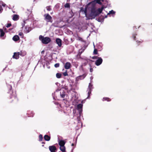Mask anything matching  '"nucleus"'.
Here are the masks:
<instances>
[{
	"mask_svg": "<svg viewBox=\"0 0 152 152\" xmlns=\"http://www.w3.org/2000/svg\"><path fill=\"white\" fill-rule=\"evenodd\" d=\"M19 16L18 15L15 14L13 15L12 19L14 21H16L19 19Z\"/></svg>",
	"mask_w": 152,
	"mask_h": 152,
	"instance_id": "obj_17",
	"label": "nucleus"
},
{
	"mask_svg": "<svg viewBox=\"0 0 152 152\" xmlns=\"http://www.w3.org/2000/svg\"><path fill=\"white\" fill-rule=\"evenodd\" d=\"M74 145V144L73 143H72V146H73Z\"/></svg>",
	"mask_w": 152,
	"mask_h": 152,
	"instance_id": "obj_46",
	"label": "nucleus"
},
{
	"mask_svg": "<svg viewBox=\"0 0 152 152\" xmlns=\"http://www.w3.org/2000/svg\"><path fill=\"white\" fill-rule=\"evenodd\" d=\"M66 90L64 89H61L60 91H56L54 94L56 95L57 94L60 93V97L62 98H64L66 95Z\"/></svg>",
	"mask_w": 152,
	"mask_h": 152,
	"instance_id": "obj_5",
	"label": "nucleus"
},
{
	"mask_svg": "<svg viewBox=\"0 0 152 152\" xmlns=\"http://www.w3.org/2000/svg\"><path fill=\"white\" fill-rule=\"evenodd\" d=\"M79 68H80V70H82V71L83 70V69L82 65H81V66H80V67H79Z\"/></svg>",
	"mask_w": 152,
	"mask_h": 152,
	"instance_id": "obj_41",
	"label": "nucleus"
},
{
	"mask_svg": "<svg viewBox=\"0 0 152 152\" xmlns=\"http://www.w3.org/2000/svg\"><path fill=\"white\" fill-rule=\"evenodd\" d=\"M87 7L88 9H90L91 11L90 15L91 18H90L89 19L94 18L98 15V14H97V12L96 10L95 4L94 1H92L89 3L88 4Z\"/></svg>",
	"mask_w": 152,
	"mask_h": 152,
	"instance_id": "obj_1",
	"label": "nucleus"
},
{
	"mask_svg": "<svg viewBox=\"0 0 152 152\" xmlns=\"http://www.w3.org/2000/svg\"><path fill=\"white\" fill-rule=\"evenodd\" d=\"M39 39L43 44H45L48 43L51 41L50 39V38L48 37H44L42 35L39 36Z\"/></svg>",
	"mask_w": 152,
	"mask_h": 152,
	"instance_id": "obj_4",
	"label": "nucleus"
},
{
	"mask_svg": "<svg viewBox=\"0 0 152 152\" xmlns=\"http://www.w3.org/2000/svg\"><path fill=\"white\" fill-rule=\"evenodd\" d=\"M104 7L103 6H102L100 8H99L98 9L96 10V11L97 12V14L99 15L102 12L103 10L104 9Z\"/></svg>",
	"mask_w": 152,
	"mask_h": 152,
	"instance_id": "obj_19",
	"label": "nucleus"
},
{
	"mask_svg": "<svg viewBox=\"0 0 152 152\" xmlns=\"http://www.w3.org/2000/svg\"><path fill=\"white\" fill-rule=\"evenodd\" d=\"M19 35L22 37H23V34L22 32H20L19 33Z\"/></svg>",
	"mask_w": 152,
	"mask_h": 152,
	"instance_id": "obj_39",
	"label": "nucleus"
},
{
	"mask_svg": "<svg viewBox=\"0 0 152 152\" xmlns=\"http://www.w3.org/2000/svg\"><path fill=\"white\" fill-rule=\"evenodd\" d=\"M59 66V63H56L54 65V66L55 67H58Z\"/></svg>",
	"mask_w": 152,
	"mask_h": 152,
	"instance_id": "obj_36",
	"label": "nucleus"
},
{
	"mask_svg": "<svg viewBox=\"0 0 152 152\" xmlns=\"http://www.w3.org/2000/svg\"><path fill=\"white\" fill-rule=\"evenodd\" d=\"M49 149L50 152H56L57 150L56 147L54 145L49 146Z\"/></svg>",
	"mask_w": 152,
	"mask_h": 152,
	"instance_id": "obj_10",
	"label": "nucleus"
},
{
	"mask_svg": "<svg viewBox=\"0 0 152 152\" xmlns=\"http://www.w3.org/2000/svg\"><path fill=\"white\" fill-rule=\"evenodd\" d=\"M103 46V45L102 43L99 42L96 44V47L99 51H101L102 50Z\"/></svg>",
	"mask_w": 152,
	"mask_h": 152,
	"instance_id": "obj_12",
	"label": "nucleus"
},
{
	"mask_svg": "<svg viewBox=\"0 0 152 152\" xmlns=\"http://www.w3.org/2000/svg\"><path fill=\"white\" fill-rule=\"evenodd\" d=\"M107 15H106L105 16L104 18H103L102 19H101V18H99V19H98V21L99 22H103L104 20V18H107Z\"/></svg>",
	"mask_w": 152,
	"mask_h": 152,
	"instance_id": "obj_29",
	"label": "nucleus"
},
{
	"mask_svg": "<svg viewBox=\"0 0 152 152\" xmlns=\"http://www.w3.org/2000/svg\"><path fill=\"white\" fill-rule=\"evenodd\" d=\"M61 76V74L60 73H57L56 74V77L58 78H60Z\"/></svg>",
	"mask_w": 152,
	"mask_h": 152,
	"instance_id": "obj_30",
	"label": "nucleus"
},
{
	"mask_svg": "<svg viewBox=\"0 0 152 152\" xmlns=\"http://www.w3.org/2000/svg\"><path fill=\"white\" fill-rule=\"evenodd\" d=\"M39 140L40 141H42L43 139L42 136V134H40L39 136Z\"/></svg>",
	"mask_w": 152,
	"mask_h": 152,
	"instance_id": "obj_32",
	"label": "nucleus"
},
{
	"mask_svg": "<svg viewBox=\"0 0 152 152\" xmlns=\"http://www.w3.org/2000/svg\"><path fill=\"white\" fill-rule=\"evenodd\" d=\"M137 35V34L136 33H133L132 35V37L133 39L136 41V42L138 44L139 43H141L142 41L140 40L139 41L138 40H137L136 39V36Z\"/></svg>",
	"mask_w": 152,
	"mask_h": 152,
	"instance_id": "obj_11",
	"label": "nucleus"
},
{
	"mask_svg": "<svg viewBox=\"0 0 152 152\" xmlns=\"http://www.w3.org/2000/svg\"><path fill=\"white\" fill-rule=\"evenodd\" d=\"M103 1L104 0H95L94 1V2L95 4V1H96V3L99 4H102V2H103Z\"/></svg>",
	"mask_w": 152,
	"mask_h": 152,
	"instance_id": "obj_25",
	"label": "nucleus"
},
{
	"mask_svg": "<svg viewBox=\"0 0 152 152\" xmlns=\"http://www.w3.org/2000/svg\"><path fill=\"white\" fill-rule=\"evenodd\" d=\"M6 5V4H5L3 3L1 1H0V13H1L3 11V9L2 6L4 7Z\"/></svg>",
	"mask_w": 152,
	"mask_h": 152,
	"instance_id": "obj_14",
	"label": "nucleus"
},
{
	"mask_svg": "<svg viewBox=\"0 0 152 152\" xmlns=\"http://www.w3.org/2000/svg\"><path fill=\"white\" fill-rule=\"evenodd\" d=\"M29 32V31H27V33H28V32Z\"/></svg>",
	"mask_w": 152,
	"mask_h": 152,
	"instance_id": "obj_47",
	"label": "nucleus"
},
{
	"mask_svg": "<svg viewBox=\"0 0 152 152\" xmlns=\"http://www.w3.org/2000/svg\"><path fill=\"white\" fill-rule=\"evenodd\" d=\"M64 6L65 7L68 8L70 7V5L69 3H66Z\"/></svg>",
	"mask_w": 152,
	"mask_h": 152,
	"instance_id": "obj_34",
	"label": "nucleus"
},
{
	"mask_svg": "<svg viewBox=\"0 0 152 152\" xmlns=\"http://www.w3.org/2000/svg\"><path fill=\"white\" fill-rule=\"evenodd\" d=\"M71 64L69 62H66L64 65V67L66 69H69L71 67Z\"/></svg>",
	"mask_w": 152,
	"mask_h": 152,
	"instance_id": "obj_18",
	"label": "nucleus"
},
{
	"mask_svg": "<svg viewBox=\"0 0 152 152\" xmlns=\"http://www.w3.org/2000/svg\"><path fill=\"white\" fill-rule=\"evenodd\" d=\"M26 54V51L24 50H21L20 52V55L22 56H25Z\"/></svg>",
	"mask_w": 152,
	"mask_h": 152,
	"instance_id": "obj_20",
	"label": "nucleus"
},
{
	"mask_svg": "<svg viewBox=\"0 0 152 152\" xmlns=\"http://www.w3.org/2000/svg\"><path fill=\"white\" fill-rule=\"evenodd\" d=\"M46 9H47V10H48V11H50L51 10V8H50V6L47 7H46Z\"/></svg>",
	"mask_w": 152,
	"mask_h": 152,
	"instance_id": "obj_37",
	"label": "nucleus"
},
{
	"mask_svg": "<svg viewBox=\"0 0 152 152\" xmlns=\"http://www.w3.org/2000/svg\"><path fill=\"white\" fill-rule=\"evenodd\" d=\"M65 109H66V107H64V110H62L61 109L59 108V111H61L62 112H63V113L65 115H67V112L65 110Z\"/></svg>",
	"mask_w": 152,
	"mask_h": 152,
	"instance_id": "obj_23",
	"label": "nucleus"
},
{
	"mask_svg": "<svg viewBox=\"0 0 152 152\" xmlns=\"http://www.w3.org/2000/svg\"><path fill=\"white\" fill-rule=\"evenodd\" d=\"M63 75L65 76L68 75L66 71L65 72H63Z\"/></svg>",
	"mask_w": 152,
	"mask_h": 152,
	"instance_id": "obj_35",
	"label": "nucleus"
},
{
	"mask_svg": "<svg viewBox=\"0 0 152 152\" xmlns=\"http://www.w3.org/2000/svg\"><path fill=\"white\" fill-rule=\"evenodd\" d=\"M65 147L64 145L61 146L60 147V149L62 152H66Z\"/></svg>",
	"mask_w": 152,
	"mask_h": 152,
	"instance_id": "obj_22",
	"label": "nucleus"
},
{
	"mask_svg": "<svg viewBox=\"0 0 152 152\" xmlns=\"http://www.w3.org/2000/svg\"><path fill=\"white\" fill-rule=\"evenodd\" d=\"M44 16L45 17V20L47 22H52L51 21L52 18L48 14H45Z\"/></svg>",
	"mask_w": 152,
	"mask_h": 152,
	"instance_id": "obj_7",
	"label": "nucleus"
},
{
	"mask_svg": "<svg viewBox=\"0 0 152 152\" xmlns=\"http://www.w3.org/2000/svg\"><path fill=\"white\" fill-rule=\"evenodd\" d=\"M28 114L29 115L28 117H33L34 115V113L33 112H31L30 114H29L28 113Z\"/></svg>",
	"mask_w": 152,
	"mask_h": 152,
	"instance_id": "obj_31",
	"label": "nucleus"
},
{
	"mask_svg": "<svg viewBox=\"0 0 152 152\" xmlns=\"http://www.w3.org/2000/svg\"><path fill=\"white\" fill-rule=\"evenodd\" d=\"M84 13H85V15L86 16V15H87V10H86V9H85V11H84Z\"/></svg>",
	"mask_w": 152,
	"mask_h": 152,
	"instance_id": "obj_43",
	"label": "nucleus"
},
{
	"mask_svg": "<svg viewBox=\"0 0 152 152\" xmlns=\"http://www.w3.org/2000/svg\"><path fill=\"white\" fill-rule=\"evenodd\" d=\"M103 60L101 57H98L95 62V64L97 66L101 65L102 63Z\"/></svg>",
	"mask_w": 152,
	"mask_h": 152,
	"instance_id": "obj_8",
	"label": "nucleus"
},
{
	"mask_svg": "<svg viewBox=\"0 0 152 152\" xmlns=\"http://www.w3.org/2000/svg\"><path fill=\"white\" fill-rule=\"evenodd\" d=\"M102 100L103 101H107V102H109L110 101L111 99L108 97H106L103 98L102 99Z\"/></svg>",
	"mask_w": 152,
	"mask_h": 152,
	"instance_id": "obj_27",
	"label": "nucleus"
},
{
	"mask_svg": "<svg viewBox=\"0 0 152 152\" xmlns=\"http://www.w3.org/2000/svg\"><path fill=\"white\" fill-rule=\"evenodd\" d=\"M58 106H59L61 108V105L60 104H58Z\"/></svg>",
	"mask_w": 152,
	"mask_h": 152,
	"instance_id": "obj_45",
	"label": "nucleus"
},
{
	"mask_svg": "<svg viewBox=\"0 0 152 152\" xmlns=\"http://www.w3.org/2000/svg\"><path fill=\"white\" fill-rule=\"evenodd\" d=\"M83 105L82 104H79L77 105V110H78V113L77 114V119L78 121V123L79 124H81V126H82V124L80 121V117L82 114L83 111L82 107ZM75 110L73 111V113H74V116H76L77 114L75 113Z\"/></svg>",
	"mask_w": 152,
	"mask_h": 152,
	"instance_id": "obj_2",
	"label": "nucleus"
},
{
	"mask_svg": "<svg viewBox=\"0 0 152 152\" xmlns=\"http://www.w3.org/2000/svg\"><path fill=\"white\" fill-rule=\"evenodd\" d=\"M20 52H15L14 53V55L13 56V58L18 59L19 58Z\"/></svg>",
	"mask_w": 152,
	"mask_h": 152,
	"instance_id": "obj_15",
	"label": "nucleus"
},
{
	"mask_svg": "<svg viewBox=\"0 0 152 152\" xmlns=\"http://www.w3.org/2000/svg\"><path fill=\"white\" fill-rule=\"evenodd\" d=\"M90 72H92L93 71V69L91 68V65L90 66Z\"/></svg>",
	"mask_w": 152,
	"mask_h": 152,
	"instance_id": "obj_42",
	"label": "nucleus"
},
{
	"mask_svg": "<svg viewBox=\"0 0 152 152\" xmlns=\"http://www.w3.org/2000/svg\"><path fill=\"white\" fill-rule=\"evenodd\" d=\"M93 77L92 76H91L90 78V80H91V82H92V80L93 79Z\"/></svg>",
	"mask_w": 152,
	"mask_h": 152,
	"instance_id": "obj_44",
	"label": "nucleus"
},
{
	"mask_svg": "<svg viewBox=\"0 0 152 152\" xmlns=\"http://www.w3.org/2000/svg\"><path fill=\"white\" fill-rule=\"evenodd\" d=\"M56 42L59 47H61L62 45V40L61 39L58 38L56 39Z\"/></svg>",
	"mask_w": 152,
	"mask_h": 152,
	"instance_id": "obj_13",
	"label": "nucleus"
},
{
	"mask_svg": "<svg viewBox=\"0 0 152 152\" xmlns=\"http://www.w3.org/2000/svg\"><path fill=\"white\" fill-rule=\"evenodd\" d=\"M19 37L18 35H15L12 38V39L15 41H17L19 39Z\"/></svg>",
	"mask_w": 152,
	"mask_h": 152,
	"instance_id": "obj_21",
	"label": "nucleus"
},
{
	"mask_svg": "<svg viewBox=\"0 0 152 152\" xmlns=\"http://www.w3.org/2000/svg\"><path fill=\"white\" fill-rule=\"evenodd\" d=\"M58 144L60 146L64 145L65 142L63 140H58Z\"/></svg>",
	"mask_w": 152,
	"mask_h": 152,
	"instance_id": "obj_16",
	"label": "nucleus"
},
{
	"mask_svg": "<svg viewBox=\"0 0 152 152\" xmlns=\"http://www.w3.org/2000/svg\"><path fill=\"white\" fill-rule=\"evenodd\" d=\"M8 87L9 89V92H8V94H9L10 95V98H14L15 100H17V99L16 97V95L15 92H13L12 90V87L10 85H8Z\"/></svg>",
	"mask_w": 152,
	"mask_h": 152,
	"instance_id": "obj_3",
	"label": "nucleus"
},
{
	"mask_svg": "<svg viewBox=\"0 0 152 152\" xmlns=\"http://www.w3.org/2000/svg\"><path fill=\"white\" fill-rule=\"evenodd\" d=\"M86 77L85 75H80L77 77L75 78V83L76 84L78 83V82L80 80L83 79Z\"/></svg>",
	"mask_w": 152,
	"mask_h": 152,
	"instance_id": "obj_9",
	"label": "nucleus"
},
{
	"mask_svg": "<svg viewBox=\"0 0 152 152\" xmlns=\"http://www.w3.org/2000/svg\"><path fill=\"white\" fill-rule=\"evenodd\" d=\"M93 53L94 55H96L98 54V51L96 49H94L93 52Z\"/></svg>",
	"mask_w": 152,
	"mask_h": 152,
	"instance_id": "obj_33",
	"label": "nucleus"
},
{
	"mask_svg": "<svg viewBox=\"0 0 152 152\" xmlns=\"http://www.w3.org/2000/svg\"><path fill=\"white\" fill-rule=\"evenodd\" d=\"M0 36L1 37H3L4 35V32L3 30L0 28Z\"/></svg>",
	"mask_w": 152,
	"mask_h": 152,
	"instance_id": "obj_26",
	"label": "nucleus"
},
{
	"mask_svg": "<svg viewBox=\"0 0 152 152\" xmlns=\"http://www.w3.org/2000/svg\"><path fill=\"white\" fill-rule=\"evenodd\" d=\"M44 138L45 140L48 141L50 139V137L48 135H45L44 136Z\"/></svg>",
	"mask_w": 152,
	"mask_h": 152,
	"instance_id": "obj_24",
	"label": "nucleus"
},
{
	"mask_svg": "<svg viewBox=\"0 0 152 152\" xmlns=\"http://www.w3.org/2000/svg\"><path fill=\"white\" fill-rule=\"evenodd\" d=\"M115 11H114L113 10H111L109 12V13H108L107 14V15H110V14L113 15H115Z\"/></svg>",
	"mask_w": 152,
	"mask_h": 152,
	"instance_id": "obj_28",
	"label": "nucleus"
},
{
	"mask_svg": "<svg viewBox=\"0 0 152 152\" xmlns=\"http://www.w3.org/2000/svg\"><path fill=\"white\" fill-rule=\"evenodd\" d=\"M93 88V85L91 84V83H90L89 84L88 88L87 91H88V96L86 99H90V96L92 90Z\"/></svg>",
	"mask_w": 152,
	"mask_h": 152,
	"instance_id": "obj_6",
	"label": "nucleus"
},
{
	"mask_svg": "<svg viewBox=\"0 0 152 152\" xmlns=\"http://www.w3.org/2000/svg\"><path fill=\"white\" fill-rule=\"evenodd\" d=\"M98 58L97 56H93L92 57V59H96L97 58L98 59Z\"/></svg>",
	"mask_w": 152,
	"mask_h": 152,
	"instance_id": "obj_40",
	"label": "nucleus"
},
{
	"mask_svg": "<svg viewBox=\"0 0 152 152\" xmlns=\"http://www.w3.org/2000/svg\"><path fill=\"white\" fill-rule=\"evenodd\" d=\"M11 23H8L6 25V26L8 28V27H10L11 26Z\"/></svg>",
	"mask_w": 152,
	"mask_h": 152,
	"instance_id": "obj_38",
	"label": "nucleus"
}]
</instances>
